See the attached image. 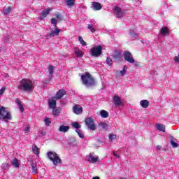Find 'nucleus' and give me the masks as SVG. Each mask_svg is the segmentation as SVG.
<instances>
[{"label": "nucleus", "mask_w": 179, "mask_h": 179, "mask_svg": "<svg viewBox=\"0 0 179 179\" xmlns=\"http://www.w3.org/2000/svg\"><path fill=\"white\" fill-rule=\"evenodd\" d=\"M85 124L87 125L88 129L91 131H96V124H94V120L92 117H87L85 120Z\"/></svg>", "instance_id": "nucleus-7"}, {"label": "nucleus", "mask_w": 179, "mask_h": 179, "mask_svg": "<svg viewBox=\"0 0 179 179\" xmlns=\"http://www.w3.org/2000/svg\"><path fill=\"white\" fill-rule=\"evenodd\" d=\"M52 114L55 117H58L61 114L62 108L61 107L55 108L52 109Z\"/></svg>", "instance_id": "nucleus-22"}, {"label": "nucleus", "mask_w": 179, "mask_h": 179, "mask_svg": "<svg viewBox=\"0 0 179 179\" xmlns=\"http://www.w3.org/2000/svg\"><path fill=\"white\" fill-rule=\"evenodd\" d=\"M88 29L90 30V31H92V33H94V31H96V29H94L92 24H89Z\"/></svg>", "instance_id": "nucleus-43"}, {"label": "nucleus", "mask_w": 179, "mask_h": 179, "mask_svg": "<svg viewBox=\"0 0 179 179\" xmlns=\"http://www.w3.org/2000/svg\"><path fill=\"white\" fill-rule=\"evenodd\" d=\"M48 106L50 108H55L57 107V98L55 96H52V98L48 99Z\"/></svg>", "instance_id": "nucleus-10"}, {"label": "nucleus", "mask_w": 179, "mask_h": 179, "mask_svg": "<svg viewBox=\"0 0 179 179\" xmlns=\"http://www.w3.org/2000/svg\"><path fill=\"white\" fill-rule=\"evenodd\" d=\"M67 6L72 8L75 5V0H65Z\"/></svg>", "instance_id": "nucleus-29"}, {"label": "nucleus", "mask_w": 179, "mask_h": 179, "mask_svg": "<svg viewBox=\"0 0 179 179\" xmlns=\"http://www.w3.org/2000/svg\"><path fill=\"white\" fill-rule=\"evenodd\" d=\"M99 115H101L102 118H108V112L106 110H101L99 112Z\"/></svg>", "instance_id": "nucleus-27"}, {"label": "nucleus", "mask_w": 179, "mask_h": 179, "mask_svg": "<svg viewBox=\"0 0 179 179\" xmlns=\"http://www.w3.org/2000/svg\"><path fill=\"white\" fill-rule=\"evenodd\" d=\"M130 37L132 40H136L139 37V34L135 31V29L130 30Z\"/></svg>", "instance_id": "nucleus-19"}, {"label": "nucleus", "mask_w": 179, "mask_h": 179, "mask_svg": "<svg viewBox=\"0 0 179 179\" xmlns=\"http://www.w3.org/2000/svg\"><path fill=\"white\" fill-rule=\"evenodd\" d=\"M54 69H55L54 66H48L49 76L50 78H52V73H54Z\"/></svg>", "instance_id": "nucleus-30"}, {"label": "nucleus", "mask_w": 179, "mask_h": 179, "mask_svg": "<svg viewBox=\"0 0 179 179\" xmlns=\"http://www.w3.org/2000/svg\"><path fill=\"white\" fill-rule=\"evenodd\" d=\"M11 164H12L13 166H14V167H15L16 169L19 168V166H20V164H19V160H18L17 158H15V159L12 161Z\"/></svg>", "instance_id": "nucleus-31"}, {"label": "nucleus", "mask_w": 179, "mask_h": 179, "mask_svg": "<svg viewBox=\"0 0 179 179\" xmlns=\"http://www.w3.org/2000/svg\"><path fill=\"white\" fill-rule=\"evenodd\" d=\"M159 33L161 36H167L170 34V31L169 30V28L164 27L160 29Z\"/></svg>", "instance_id": "nucleus-18"}, {"label": "nucleus", "mask_w": 179, "mask_h": 179, "mask_svg": "<svg viewBox=\"0 0 179 179\" xmlns=\"http://www.w3.org/2000/svg\"><path fill=\"white\" fill-rule=\"evenodd\" d=\"M65 94H66V92L64 90H59L56 93V96H55V97L57 100H59V99H62L64 97V96H65Z\"/></svg>", "instance_id": "nucleus-11"}, {"label": "nucleus", "mask_w": 179, "mask_h": 179, "mask_svg": "<svg viewBox=\"0 0 179 179\" xmlns=\"http://www.w3.org/2000/svg\"><path fill=\"white\" fill-rule=\"evenodd\" d=\"M71 127H73V128H75L76 129H80L82 128V125H80L78 122H72Z\"/></svg>", "instance_id": "nucleus-28"}, {"label": "nucleus", "mask_w": 179, "mask_h": 179, "mask_svg": "<svg viewBox=\"0 0 179 179\" xmlns=\"http://www.w3.org/2000/svg\"><path fill=\"white\" fill-rule=\"evenodd\" d=\"M44 122H45V125H46V127H50V125H51V120L50 119V117H45L44 118Z\"/></svg>", "instance_id": "nucleus-33"}, {"label": "nucleus", "mask_w": 179, "mask_h": 179, "mask_svg": "<svg viewBox=\"0 0 179 179\" xmlns=\"http://www.w3.org/2000/svg\"><path fill=\"white\" fill-rule=\"evenodd\" d=\"M102 52H103V47L100 45L98 46L94 47L90 50L91 55L95 57H100V55H101Z\"/></svg>", "instance_id": "nucleus-5"}, {"label": "nucleus", "mask_w": 179, "mask_h": 179, "mask_svg": "<svg viewBox=\"0 0 179 179\" xmlns=\"http://www.w3.org/2000/svg\"><path fill=\"white\" fill-rule=\"evenodd\" d=\"M70 127L69 126H65V125H61L60 127L59 128V132H68L70 129Z\"/></svg>", "instance_id": "nucleus-24"}, {"label": "nucleus", "mask_w": 179, "mask_h": 179, "mask_svg": "<svg viewBox=\"0 0 179 179\" xmlns=\"http://www.w3.org/2000/svg\"><path fill=\"white\" fill-rule=\"evenodd\" d=\"M76 132L78 134V136L80 138H85V134H83V131H82L81 129H76Z\"/></svg>", "instance_id": "nucleus-35"}, {"label": "nucleus", "mask_w": 179, "mask_h": 179, "mask_svg": "<svg viewBox=\"0 0 179 179\" xmlns=\"http://www.w3.org/2000/svg\"><path fill=\"white\" fill-rule=\"evenodd\" d=\"M56 18H57L58 20H61L62 17L60 14H55Z\"/></svg>", "instance_id": "nucleus-45"}, {"label": "nucleus", "mask_w": 179, "mask_h": 179, "mask_svg": "<svg viewBox=\"0 0 179 179\" xmlns=\"http://www.w3.org/2000/svg\"><path fill=\"white\" fill-rule=\"evenodd\" d=\"M92 179H100V178L98 176H95V177L92 178Z\"/></svg>", "instance_id": "nucleus-50"}, {"label": "nucleus", "mask_w": 179, "mask_h": 179, "mask_svg": "<svg viewBox=\"0 0 179 179\" xmlns=\"http://www.w3.org/2000/svg\"><path fill=\"white\" fill-rule=\"evenodd\" d=\"M92 8L94 10H100L102 6L101 4L99 2H92Z\"/></svg>", "instance_id": "nucleus-17"}, {"label": "nucleus", "mask_w": 179, "mask_h": 179, "mask_svg": "<svg viewBox=\"0 0 179 179\" xmlns=\"http://www.w3.org/2000/svg\"><path fill=\"white\" fill-rule=\"evenodd\" d=\"M106 64L109 65V66H111L113 65V59H110V57H107L106 58Z\"/></svg>", "instance_id": "nucleus-38"}, {"label": "nucleus", "mask_w": 179, "mask_h": 179, "mask_svg": "<svg viewBox=\"0 0 179 179\" xmlns=\"http://www.w3.org/2000/svg\"><path fill=\"white\" fill-rule=\"evenodd\" d=\"M113 155L115 156V157H117V159H120V155L115 153V152H113Z\"/></svg>", "instance_id": "nucleus-47"}, {"label": "nucleus", "mask_w": 179, "mask_h": 179, "mask_svg": "<svg viewBox=\"0 0 179 179\" xmlns=\"http://www.w3.org/2000/svg\"><path fill=\"white\" fill-rule=\"evenodd\" d=\"M99 127H101V128H103V129H108V124H107L106 122H101L99 124Z\"/></svg>", "instance_id": "nucleus-34"}, {"label": "nucleus", "mask_w": 179, "mask_h": 179, "mask_svg": "<svg viewBox=\"0 0 179 179\" xmlns=\"http://www.w3.org/2000/svg\"><path fill=\"white\" fill-rule=\"evenodd\" d=\"M12 11V7H8L6 9H3L4 15H8Z\"/></svg>", "instance_id": "nucleus-37"}, {"label": "nucleus", "mask_w": 179, "mask_h": 179, "mask_svg": "<svg viewBox=\"0 0 179 179\" xmlns=\"http://www.w3.org/2000/svg\"><path fill=\"white\" fill-rule=\"evenodd\" d=\"M151 73H152V74L156 73V71H152Z\"/></svg>", "instance_id": "nucleus-52"}, {"label": "nucleus", "mask_w": 179, "mask_h": 179, "mask_svg": "<svg viewBox=\"0 0 179 179\" xmlns=\"http://www.w3.org/2000/svg\"><path fill=\"white\" fill-rule=\"evenodd\" d=\"M113 103L115 106H121L122 101H121V98H120V96L115 95L113 97Z\"/></svg>", "instance_id": "nucleus-20"}, {"label": "nucleus", "mask_w": 179, "mask_h": 179, "mask_svg": "<svg viewBox=\"0 0 179 179\" xmlns=\"http://www.w3.org/2000/svg\"><path fill=\"white\" fill-rule=\"evenodd\" d=\"M149 104H150V103L146 99H143L140 101V106H141L143 108H148V107H149Z\"/></svg>", "instance_id": "nucleus-21"}, {"label": "nucleus", "mask_w": 179, "mask_h": 179, "mask_svg": "<svg viewBox=\"0 0 179 179\" xmlns=\"http://www.w3.org/2000/svg\"><path fill=\"white\" fill-rule=\"evenodd\" d=\"M15 103L19 106V108L21 111V113H23L24 111V108L23 107V105H22V101H20V99H15Z\"/></svg>", "instance_id": "nucleus-26"}, {"label": "nucleus", "mask_w": 179, "mask_h": 179, "mask_svg": "<svg viewBox=\"0 0 179 179\" xmlns=\"http://www.w3.org/2000/svg\"><path fill=\"white\" fill-rule=\"evenodd\" d=\"M61 32L60 29H58V28L56 27L55 29L52 31L50 34V37H55V36H59V33Z\"/></svg>", "instance_id": "nucleus-23"}, {"label": "nucleus", "mask_w": 179, "mask_h": 179, "mask_svg": "<svg viewBox=\"0 0 179 179\" xmlns=\"http://www.w3.org/2000/svg\"><path fill=\"white\" fill-rule=\"evenodd\" d=\"M171 145L173 146V148H178V143L174 142V141L171 140Z\"/></svg>", "instance_id": "nucleus-42"}, {"label": "nucleus", "mask_w": 179, "mask_h": 179, "mask_svg": "<svg viewBox=\"0 0 179 179\" xmlns=\"http://www.w3.org/2000/svg\"><path fill=\"white\" fill-rule=\"evenodd\" d=\"M0 120L4 121V122L12 121V115H10V113L6 110V108L3 106L0 107Z\"/></svg>", "instance_id": "nucleus-2"}, {"label": "nucleus", "mask_w": 179, "mask_h": 179, "mask_svg": "<svg viewBox=\"0 0 179 179\" xmlns=\"http://www.w3.org/2000/svg\"><path fill=\"white\" fill-rule=\"evenodd\" d=\"M48 157L50 162H52L54 166H57V164H62V160L59 157V155L57 154V152H48Z\"/></svg>", "instance_id": "nucleus-4"}, {"label": "nucleus", "mask_w": 179, "mask_h": 179, "mask_svg": "<svg viewBox=\"0 0 179 179\" xmlns=\"http://www.w3.org/2000/svg\"><path fill=\"white\" fill-rule=\"evenodd\" d=\"M114 139H117V135L113 134H109V141H114Z\"/></svg>", "instance_id": "nucleus-39"}, {"label": "nucleus", "mask_w": 179, "mask_h": 179, "mask_svg": "<svg viewBox=\"0 0 179 179\" xmlns=\"http://www.w3.org/2000/svg\"><path fill=\"white\" fill-rule=\"evenodd\" d=\"M73 111L74 114H82V113H83V108L79 105H76L73 107Z\"/></svg>", "instance_id": "nucleus-12"}, {"label": "nucleus", "mask_w": 179, "mask_h": 179, "mask_svg": "<svg viewBox=\"0 0 179 179\" xmlns=\"http://www.w3.org/2000/svg\"><path fill=\"white\" fill-rule=\"evenodd\" d=\"M113 11L115 16H116L117 19H121V17H124V16H125V10H122V8L119 6L113 7Z\"/></svg>", "instance_id": "nucleus-6"}, {"label": "nucleus", "mask_w": 179, "mask_h": 179, "mask_svg": "<svg viewBox=\"0 0 179 179\" xmlns=\"http://www.w3.org/2000/svg\"><path fill=\"white\" fill-rule=\"evenodd\" d=\"M123 57L127 62L129 64H134L135 63V59L134 57H132V54H131L129 52L126 51L123 53Z\"/></svg>", "instance_id": "nucleus-8"}, {"label": "nucleus", "mask_w": 179, "mask_h": 179, "mask_svg": "<svg viewBox=\"0 0 179 179\" xmlns=\"http://www.w3.org/2000/svg\"><path fill=\"white\" fill-rule=\"evenodd\" d=\"M6 38H9V36H6Z\"/></svg>", "instance_id": "nucleus-53"}, {"label": "nucleus", "mask_w": 179, "mask_h": 179, "mask_svg": "<svg viewBox=\"0 0 179 179\" xmlns=\"http://www.w3.org/2000/svg\"><path fill=\"white\" fill-rule=\"evenodd\" d=\"M87 162L89 163L94 164L99 162V156L94 155V154L90 153L87 155Z\"/></svg>", "instance_id": "nucleus-9"}, {"label": "nucleus", "mask_w": 179, "mask_h": 179, "mask_svg": "<svg viewBox=\"0 0 179 179\" xmlns=\"http://www.w3.org/2000/svg\"><path fill=\"white\" fill-rule=\"evenodd\" d=\"M5 90H6V87H3L2 88L0 89V96H2L3 93H5Z\"/></svg>", "instance_id": "nucleus-44"}, {"label": "nucleus", "mask_w": 179, "mask_h": 179, "mask_svg": "<svg viewBox=\"0 0 179 179\" xmlns=\"http://www.w3.org/2000/svg\"><path fill=\"white\" fill-rule=\"evenodd\" d=\"M50 12H51V8L45 9L41 15L40 20H43L44 18L47 17L50 15Z\"/></svg>", "instance_id": "nucleus-14"}, {"label": "nucleus", "mask_w": 179, "mask_h": 179, "mask_svg": "<svg viewBox=\"0 0 179 179\" xmlns=\"http://www.w3.org/2000/svg\"><path fill=\"white\" fill-rule=\"evenodd\" d=\"M6 43H8L9 41H8V39H6Z\"/></svg>", "instance_id": "nucleus-54"}, {"label": "nucleus", "mask_w": 179, "mask_h": 179, "mask_svg": "<svg viewBox=\"0 0 179 179\" xmlns=\"http://www.w3.org/2000/svg\"><path fill=\"white\" fill-rule=\"evenodd\" d=\"M32 173H37V164H31Z\"/></svg>", "instance_id": "nucleus-36"}, {"label": "nucleus", "mask_w": 179, "mask_h": 179, "mask_svg": "<svg viewBox=\"0 0 179 179\" xmlns=\"http://www.w3.org/2000/svg\"><path fill=\"white\" fill-rule=\"evenodd\" d=\"M157 149L158 150H160V149H162V145H157Z\"/></svg>", "instance_id": "nucleus-49"}, {"label": "nucleus", "mask_w": 179, "mask_h": 179, "mask_svg": "<svg viewBox=\"0 0 179 179\" xmlns=\"http://www.w3.org/2000/svg\"><path fill=\"white\" fill-rule=\"evenodd\" d=\"M50 22H51L52 24H53L54 27H57V20H55V18H52L50 20Z\"/></svg>", "instance_id": "nucleus-41"}, {"label": "nucleus", "mask_w": 179, "mask_h": 179, "mask_svg": "<svg viewBox=\"0 0 179 179\" xmlns=\"http://www.w3.org/2000/svg\"><path fill=\"white\" fill-rule=\"evenodd\" d=\"M1 168L3 169V170H8V169H9V164L8 163H4L1 165Z\"/></svg>", "instance_id": "nucleus-40"}, {"label": "nucleus", "mask_w": 179, "mask_h": 179, "mask_svg": "<svg viewBox=\"0 0 179 179\" xmlns=\"http://www.w3.org/2000/svg\"><path fill=\"white\" fill-rule=\"evenodd\" d=\"M81 80L85 86L89 87V86H93L94 85V79L92 78V76H90V73H85L82 74L81 76Z\"/></svg>", "instance_id": "nucleus-3"}, {"label": "nucleus", "mask_w": 179, "mask_h": 179, "mask_svg": "<svg viewBox=\"0 0 179 179\" xmlns=\"http://www.w3.org/2000/svg\"><path fill=\"white\" fill-rule=\"evenodd\" d=\"M32 152L34 155H36V156H38V155H40V149L37 148V145L36 144H34L32 145Z\"/></svg>", "instance_id": "nucleus-25"}, {"label": "nucleus", "mask_w": 179, "mask_h": 179, "mask_svg": "<svg viewBox=\"0 0 179 179\" xmlns=\"http://www.w3.org/2000/svg\"><path fill=\"white\" fill-rule=\"evenodd\" d=\"M127 69H128V67L127 66H124L123 69L122 71H117L116 73V76L117 78H120V76H125Z\"/></svg>", "instance_id": "nucleus-13"}, {"label": "nucleus", "mask_w": 179, "mask_h": 179, "mask_svg": "<svg viewBox=\"0 0 179 179\" xmlns=\"http://www.w3.org/2000/svg\"><path fill=\"white\" fill-rule=\"evenodd\" d=\"M40 134H41V135H46V134H47V133H46L45 131H40Z\"/></svg>", "instance_id": "nucleus-48"}, {"label": "nucleus", "mask_w": 179, "mask_h": 179, "mask_svg": "<svg viewBox=\"0 0 179 179\" xmlns=\"http://www.w3.org/2000/svg\"><path fill=\"white\" fill-rule=\"evenodd\" d=\"M134 65H135L136 66H138V63H135Z\"/></svg>", "instance_id": "nucleus-51"}, {"label": "nucleus", "mask_w": 179, "mask_h": 179, "mask_svg": "<svg viewBox=\"0 0 179 179\" xmlns=\"http://www.w3.org/2000/svg\"><path fill=\"white\" fill-rule=\"evenodd\" d=\"M155 128L157 129V131H160L161 132H166V126H164L163 124L157 123Z\"/></svg>", "instance_id": "nucleus-16"}, {"label": "nucleus", "mask_w": 179, "mask_h": 179, "mask_svg": "<svg viewBox=\"0 0 179 179\" xmlns=\"http://www.w3.org/2000/svg\"><path fill=\"white\" fill-rule=\"evenodd\" d=\"M24 131L25 132H30V127H26L24 129Z\"/></svg>", "instance_id": "nucleus-46"}, {"label": "nucleus", "mask_w": 179, "mask_h": 179, "mask_svg": "<svg viewBox=\"0 0 179 179\" xmlns=\"http://www.w3.org/2000/svg\"><path fill=\"white\" fill-rule=\"evenodd\" d=\"M17 89L22 92H31L34 89V84L31 80L23 78L17 85Z\"/></svg>", "instance_id": "nucleus-1"}, {"label": "nucleus", "mask_w": 179, "mask_h": 179, "mask_svg": "<svg viewBox=\"0 0 179 179\" xmlns=\"http://www.w3.org/2000/svg\"><path fill=\"white\" fill-rule=\"evenodd\" d=\"M78 41L80 42V44H81V45H83V47H86L87 43H85V40H83V37L79 36Z\"/></svg>", "instance_id": "nucleus-32"}, {"label": "nucleus", "mask_w": 179, "mask_h": 179, "mask_svg": "<svg viewBox=\"0 0 179 179\" xmlns=\"http://www.w3.org/2000/svg\"><path fill=\"white\" fill-rule=\"evenodd\" d=\"M74 54L76 55L77 58H82L84 53L79 48H74Z\"/></svg>", "instance_id": "nucleus-15"}]
</instances>
